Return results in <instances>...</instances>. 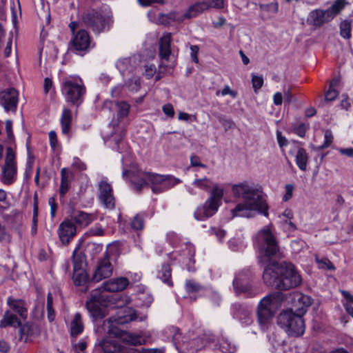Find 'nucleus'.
<instances>
[{"label": "nucleus", "mask_w": 353, "mask_h": 353, "mask_svg": "<svg viewBox=\"0 0 353 353\" xmlns=\"http://www.w3.org/2000/svg\"><path fill=\"white\" fill-rule=\"evenodd\" d=\"M73 219L76 223L86 226L92 221V216L84 212H79Z\"/></svg>", "instance_id": "nucleus-38"}, {"label": "nucleus", "mask_w": 353, "mask_h": 353, "mask_svg": "<svg viewBox=\"0 0 353 353\" xmlns=\"http://www.w3.org/2000/svg\"><path fill=\"white\" fill-rule=\"evenodd\" d=\"M61 91L66 101L79 105L83 101L85 88L80 77L70 76L63 80Z\"/></svg>", "instance_id": "nucleus-10"}, {"label": "nucleus", "mask_w": 353, "mask_h": 353, "mask_svg": "<svg viewBox=\"0 0 353 353\" xmlns=\"http://www.w3.org/2000/svg\"><path fill=\"white\" fill-rule=\"evenodd\" d=\"M50 146L54 149L57 145V137L55 131H50L48 134Z\"/></svg>", "instance_id": "nucleus-61"}, {"label": "nucleus", "mask_w": 353, "mask_h": 353, "mask_svg": "<svg viewBox=\"0 0 353 353\" xmlns=\"http://www.w3.org/2000/svg\"><path fill=\"white\" fill-rule=\"evenodd\" d=\"M144 226V219L143 215L137 214L131 222V227L134 230H142Z\"/></svg>", "instance_id": "nucleus-44"}, {"label": "nucleus", "mask_w": 353, "mask_h": 353, "mask_svg": "<svg viewBox=\"0 0 353 353\" xmlns=\"http://www.w3.org/2000/svg\"><path fill=\"white\" fill-rule=\"evenodd\" d=\"M73 179V174L67 168H63L61 170V185L59 188V194L63 196L68 191L70 183Z\"/></svg>", "instance_id": "nucleus-27"}, {"label": "nucleus", "mask_w": 353, "mask_h": 353, "mask_svg": "<svg viewBox=\"0 0 353 353\" xmlns=\"http://www.w3.org/2000/svg\"><path fill=\"white\" fill-rule=\"evenodd\" d=\"M208 7V5L205 1L195 3L190 6L188 10L181 15L183 20L196 17L198 14L207 10Z\"/></svg>", "instance_id": "nucleus-26"}, {"label": "nucleus", "mask_w": 353, "mask_h": 353, "mask_svg": "<svg viewBox=\"0 0 353 353\" xmlns=\"http://www.w3.org/2000/svg\"><path fill=\"white\" fill-rule=\"evenodd\" d=\"M277 323L290 336H300L305 332V323L302 316L295 314L292 310L280 313Z\"/></svg>", "instance_id": "nucleus-11"}, {"label": "nucleus", "mask_w": 353, "mask_h": 353, "mask_svg": "<svg viewBox=\"0 0 353 353\" xmlns=\"http://www.w3.org/2000/svg\"><path fill=\"white\" fill-rule=\"evenodd\" d=\"M316 263L319 264L321 268H327L330 270L335 269L334 265L327 259H316Z\"/></svg>", "instance_id": "nucleus-52"}, {"label": "nucleus", "mask_w": 353, "mask_h": 353, "mask_svg": "<svg viewBox=\"0 0 353 353\" xmlns=\"http://www.w3.org/2000/svg\"><path fill=\"white\" fill-rule=\"evenodd\" d=\"M292 219H284L282 221L285 229L290 232L294 231L296 229V225L292 221Z\"/></svg>", "instance_id": "nucleus-60"}, {"label": "nucleus", "mask_w": 353, "mask_h": 353, "mask_svg": "<svg viewBox=\"0 0 353 353\" xmlns=\"http://www.w3.org/2000/svg\"><path fill=\"white\" fill-rule=\"evenodd\" d=\"M252 276V272L248 269L243 270L236 274L233 281L234 292L236 294L254 295L250 283Z\"/></svg>", "instance_id": "nucleus-14"}, {"label": "nucleus", "mask_w": 353, "mask_h": 353, "mask_svg": "<svg viewBox=\"0 0 353 353\" xmlns=\"http://www.w3.org/2000/svg\"><path fill=\"white\" fill-rule=\"evenodd\" d=\"M252 86L255 92H257L263 84V78L262 76L252 75Z\"/></svg>", "instance_id": "nucleus-51"}, {"label": "nucleus", "mask_w": 353, "mask_h": 353, "mask_svg": "<svg viewBox=\"0 0 353 353\" xmlns=\"http://www.w3.org/2000/svg\"><path fill=\"white\" fill-rule=\"evenodd\" d=\"M99 199L105 208L112 210L114 208L115 198L113 190L106 179L101 180L99 183Z\"/></svg>", "instance_id": "nucleus-16"}, {"label": "nucleus", "mask_w": 353, "mask_h": 353, "mask_svg": "<svg viewBox=\"0 0 353 353\" xmlns=\"http://www.w3.org/2000/svg\"><path fill=\"white\" fill-rule=\"evenodd\" d=\"M167 333L172 335L173 343L176 345L179 343L181 333L179 329L176 327L171 326L167 329Z\"/></svg>", "instance_id": "nucleus-46"}, {"label": "nucleus", "mask_w": 353, "mask_h": 353, "mask_svg": "<svg viewBox=\"0 0 353 353\" xmlns=\"http://www.w3.org/2000/svg\"><path fill=\"white\" fill-rule=\"evenodd\" d=\"M117 114L119 119H123L128 115L130 105L125 101L117 102L116 104Z\"/></svg>", "instance_id": "nucleus-40"}, {"label": "nucleus", "mask_w": 353, "mask_h": 353, "mask_svg": "<svg viewBox=\"0 0 353 353\" xmlns=\"http://www.w3.org/2000/svg\"><path fill=\"white\" fill-rule=\"evenodd\" d=\"M137 314L131 307H124L117 315L103 321L102 329L104 332L121 339L123 342L132 345H141L147 343V339L141 334H134L120 330L117 325H124L136 320Z\"/></svg>", "instance_id": "nucleus-4"}, {"label": "nucleus", "mask_w": 353, "mask_h": 353, "mask_svg": "<svg viewBox=\"0 0 353 353\" xmlns=\"http://www.w3.org/2000/svg\"><path fill=\"white\" fill-rule=\"evenodd\" d=\"M235 197L242 199L243 202L258 209V212L268 216V205L263 199L261 188L253 183L243 182L235 184L232 188Z\"/></svg>", "instance_id": "nucleus-5"}, {"label": "nucleus", "mask_w": 353, "mask_h": 353, "mask_svg": "<svg viewBox=\"0 0 353 353\" xmlns=\"http://www.w3.org/2000/svg\"><path fill=\"white\" fill-rule=\"evenodd\" d=\"M340 35L345 39H350L352 37V21L343 20L339 25Z\"/></svg>", "instance_id": "nucleus-36"}, {"label": "nucleus", "mask_w": 353, "mask_h": 353, "mask_svg": "<svg viewBox=\"0 0 353 353\" xmlns=\"http://www.w3.org/2000/svg\"><path fill=\"white\" fill-rule=\"evenodd\" d=\"M73 258V271L84 270L85 256L79 252L77 249L74 250L72 254Z\"/></svg>", "instance_id": "nucleus-33"}, {"label": "nucleus", "mask_w": 353, "mask_h": 353, "mask_svg": "<svg viewBox=\"0 0 353 353\" xmlns=\"http://www.w3.org/2000/svg\"><path fill=\"white\" fill-rule=\"evenodd\" d=\"M276 138H277V141H278L279 145L281 148L288 145V141L287 139L284 136L282 135L281 132L277 131Z\"/></svg>", "instance_id": "nucleus-64"}, {"label": "nucleus", "mask_w": 353, "mask_h": 353, "mask_svg": "<svg viewBox=\"0 0 353 353\" xmlns=\"http://www.w3.org/2000/svg\"><path fill=\"white\" fill-rule=\"evenodd\" d=\"M338 91L335 88H330L325 94V101H332L338 96Z\"/></svg>", "instance_id": "nucleus-58"}, {"label": "nucleus", "mask_w": 353, "mask_h": 353, "mask_svg": "<svg viewBox=\"0 0 353 353\" xmlns=\"http://www.w3.org/2000/svg\"><path fill=\"white\" fill-rule=\"evenodd\" d=\"M263 279L266 285L279 290L298 286L301 277L291 263L273 262L264 269Z\"/></svg>", "instance_id": "nucleus-3"}, {"label": "nucleus", "mask_w": 353, "mask_h": 353, "mask_svg": "<svg viewBox=\"0 0 353 353\" xmlns=\"http://www.w3.org/2000/svg\"><path fill=\"white\" fill-rule=\"evenodd\" d=\"M331 20L329 12L323 9H315L312 10L307 16V22L308 24L321 27L325 23L330 22Z\"/></svg>", "instance_id": "nucleus-19"}, {"label": "nucleus", "mask_w": 353, "mask_h": 353, "mask_svg": "<svg viewBox=\"0 0 353 353\" xmlns=\"http://www.w3.org/2000/svg\"><path fill=\"white\" fill-rule=\"evenodd\" d=\"M87 347V343L84 341H79L74 345L76 353H84Z\"/></svg>", "instance_id": "nucleus-63"}, {"label": "nucleus", "mask_w": 353, "mask_h": 353, "mask_svg": "<svg viewBox=\"0 0 353 353\" xmlns=\"http://www.w3.org/2000/svg\"><path fill=\"white\" fill-rule=\"evenodd\" d=\"M112 265L110 261L109 256L106 254L103 259L99 261L92 279L94 282H99L112 276Z\"/></svg>", "instance_id": "nucleus-17"}, {"label": "nucleus", "mask_w": 353, "mask_h": 353, "mask_svg": "<svg viewBox=\"0 0 353 353\" xmlns=\"http://www.w3.org/2000/svg\"><path fill=\"white\" fill-rule=\"evenodd\" d=\"M188 346L187 350L190 353H195L204 346V341L201 338L197 337L190 341Z\"/></svg>", "instance_id": "nucleus-41"}, {"label": "nucleus", "mask_w": 353, "mask_h": 353, "mask_svg": "<svg viewBox=\"0 0 353 353\" xmlns=\"http://www.w3.org/2000/svg\"><path fill=\"white\" fill-rule=\"evenodd\" d=\"M347 4V2L345 0H336L331 7L326 10L327 12H329L331 20L341 12Z\"/></svg>", "instance_id": "nucleus-35"}, {"label": "nucleus", "mask_w": 353, "mask_h": 353, "mask_svg": "<svg viewBox=\"0 0 353 353\" xmlns=\"http://www.w3.org/2000/svg\"><path fill=\"white\" fill-rule=\"evenodd\" d=\"M220 349L225 353H234L236 350L235 345L228 339L222 341L220 344Z\"/></svg>", "instance_id": "nucleus-43"}, {"label": "nucleus", "mask_w": 353, "mask_h": 353, "mask_svg": "<svg viewBox=\"0 0 353 353\" xmlns=\"http://www.w3.org/2000/svg\"><path fill=\"white\" fill-rule=\"evenodd\" d=\"M122 175L123 178H129L134 188L137 191L147 185L148 181L151 183V188L154 192L160 193L165 191L181 181L172 175H161L141 171L137 166L133 165L131 170L123 168Z\"/></svg>", "instance_id": "nucleus-2"}, {"label": "nucleus", "mask_w": 353, "mask_h": 353, "mask_svg": "<svg viewBox=\"0 0 353 353\" xmlns=\"http://www.w3.org/2000/svg\"><path fill=\"white\" fill-rule=\"evenodd\" d=\"M254 245L258 249L261 263H267L272 257L277 256L279 248L272 232L271 225H266L259 231L255 237Z\"/></svg>", "instance_id": "nucleus-6"}, {"label": "nucleus", "mask_w": 353, "mask_h": 353, "mask_svg": "<svg viewBox=\"0 0 353 353\" xmlns=\"http://www.w3.org/2000/svg\"><path fill=\"white\" fill-rule=\"evenodd\" d=\"M216 185L219 184L214 183L212 179L209 178H196L190 185H186V190L190 194L196 195V191L195 190V188H198L208 192L209 191L211 192L214 189V186Z\"/></svg>", "instance_id": "nucleus-20"}, {"label": "nucleus", "mask_w": 353, "mask_h": 353, "mask_svg": "<svg viewBox=\"0 0 353 353\" xmlns=\"http://www.w3.org/2000/svg\"><path fill=\"white\" fill-rule=\"evenodd\" d=\"M225 0H205V3L209 7L221 8L224 6Z\"/></svg>", "instance_id": "nucleus-59"}, {"label": "nucleus", "mask_w": 353, "mask_h": 353, "mask_svg": "<svg viewBox=\"0 0 353 353\" xmlns=\"http://www.w3.org/2000/svg\"><path fill=\"white\" fill-rule=\"evenodd\" d=\"M294 187L292 184H287L285 186V194L283 196V201H288L292 197Z\"/></svg>", "instance_id": "nucleus-54"}, {"label": "nucleus", "mask_w": 353, "mask_h": 353, "mask_svg": "<svg viewBox=\"0 0 353 353\" xmlns=\"http://www.w3.org/2000/svg\"><path fill=\"white\" fill-rule=\"evenodd\" d=\"M172 21H183L181 16H178L175 12L170 14H159V21L163 25H168Z\"/></svg>", "instance_id": "nucleus-39"}, {"label": "nucleus", "mask_w": 353, "mask_h": 353, "mask_svg": "<svg viewBox=\"0 0 353 353\" xmlns=\"http://www.w3.org/2000/svg\"><path fill=\"white\" fill-rule=\"evenodd\" d=\"M19 102V93L13 88L3 89L0 91V105L6 112L15 113Z\"/></svg>", "instance_id": "nucleus-15"}, {"label": "nucleus", "mask_w": 353, "mask_h": 353, "mask_svg": "<svg viewBox=\"0 0 353 353\" xmlns=\"http://www.w3.org/2000/svg\"><path fill=\"white\" fill-rule=\"evenodd\" d=\"M130 284L126 277H117L104 282L101 286L92 291L90 299L86 301L85 305L88 310L94 318H103L104 314L100 307L101 305H106L112 303V299L115 301L118 307L130 303V299L127 296L115 295L114 297H109L104 292H116L124 290Z\"/></svg>", "instance_id": "nucleus-1"}, {"label": "nucleus", "mask_w": 353, "mask_h": 353, "mask_svg": "<svg viewBox=\"0 0 353 353\" xmlns=\"http://www.w3.org/2000/svg\"><path fill=\"white\" fill-rule=\"evenodd\" d=\"M83 328L82 316L80 313L77 312L70 323V333L72 336H77L83 331Z\"/></svg>", "instance_id": "nucleus-28"}, {"label": "nucleus", "mask_w": 353, "mask_h": 353, "mask_svg": "<svg viewBox=\"0 0 353 353\" xmlns=\"http://www.w3.org/2000/svg\"><path fill=\"white\" fill-rule=\"evenodd\" d=\"M33 164H34V159L31 157H28L26 164V170H25V176L26 178H30L33 170Z\"/></svg>", "instance_id": "nucleus-53"}, {"label": "nucleus", "mask_w": 353, "mask_h": 353, "mask_svg": "<svg viewBox=\"0 0 353 353\" xmlns=\"http://www.w3.org/2000/svg\"><path fill=\"white\" fill-rule=\"evenodd\" d=\"M99 345L104 353H121L123 347L117 339L112 338L110 336L101 340Z\"/></svg>", "instance_id": "nucleus-23"}, {"label": "nucleus", "mask_w": 353, "mask_h": 353, "mask_svg": "<svg viewBox=\"0 0 353 353\" xmlns=\"http://www.w3.org/2000/svg\"><path fill=\"white\" fill-rule=\"evenodd\" d=\"M157 68L154 64H147L145 65L144 74L148 78H152L156 73Z\"/></svg>", "instance_id": "nucleus-55"}, {"label": "nucleus", "mask_w": 353, "mask_h": 353, "mask_svg": "<svg viewBox=\"0 0 353 353\" xmlns=\"http://www.w3.org/2000/svg\"><path fill=\"white\" fill-rule=\"evenodd\" d=\"M77 229L71 220H65L60 223L58 228V234L60 241L63 244H68L76 235Z\"/></svg>", "instance_id": "nucleus-18"}, {"label": "nucleus", "mask_w": 353, "mask_h": 353, "mask_svg": "<svg viewBox=\"0 0 353 353\" xmlns=\"http://www.w3.org/2000/svg\"><path fill=\"white\" fill-rule=\"evenodd\" d=\"M333 141V134L331 130H326L324 132V142L323 145H321L319 148L325 149L328 148Z\"/></svg>", "instance_id": "nucleus-49"}, {"label": "nucleus", "mask_w": 353, "mask_h": 353, "mask_svg": "<svg viewBox=\"0 0 353 353\" xmlns=\"http://www.w3.org/2000/svg\"><path fill=\"white\" fill-rule=\"evenodd\" d=\"M201 289V286L194 280H187L185 290L188 292H196Z\"/></svg>", "instance_id": "nucleus-48"}, {"label": "nucleus", "mask_w": 353, "mask_h": 353, "mask_svg": "<svg viewBox=\"0 0 353 353\" xmlns=\"http://www.w3.org/2000/svg\"><path fill=\"white\" fill-rule=\"evenodd\" d=\"M163 113L170 118H173L175 114L174 108L171 103H166L162 107Z\"/></svg>", "instance_id": "nucleus-56"}, {"label": "nucleus", "mask_w": 353, "mask_h": 353, "mask_svg": "<svg viewBox=\"0 0 353 353\" xmlns=\"http://www.w3.org/2000/svg\"><path fill=\"white\" fill-rule=\"evenodd\" d=\"M223 195V188L219 185H214L208 198L195 210L194 219L197 221H204L215 214L222 204Z\"/></svg>", "instance_id": "nucleus-7"}, {"label": "nucleus", "mask_w": 353, "mask_h": 353, "mask_svg": "<svg viewBox=\"0 0 353 353\" xmlns=\"http://www.w3.org/2000/svg\"><path fill=\"white\" fill-rule=\"evenodd\" d=\"M72 166L74 169L78 170L79 171L85 170L87 168L85 163L81 161L79 158L73 159Z\"/></svg>", "instance_id": "nucleus-57"}, {"label": "nucleus", "mask_w": 353, "mask_h": 353, "mask_svg": "<svg viewBox=\"0 0 353 353\" xmlns=\"http://www.w3.org/2000/svg\"><path fill=\"white\" fill-rule=\"evenodd\" d=\"M131 58H123L119 59L116 63V65L119 70L123 73L126 70L129 68V65L131 63Z\"/></svg>", "instance_id": "nucleus-47"}, {"label": "nucleus", "mask_w": 353, "mask_h": 353, "mask_svg": "<svg viewBox=\"0 0 353 353\" xmlns=\"http://www.w3.org/2000/svg\"><path fill=\"white\" fill-rule=\"evenodd\" d=\"M83 19L84 23L97 33L108 30L112 23V12L108 6L88 11Z\"/></svg>", "instance_id": "nucleus-8"}, {"label": "nucleus", "mask_w": 353, "mask_h": 353, "mask_svg": "<svg viewBox=\"0 0 353 353\" xmlns=\"http://www.w3.org/2000/svg\"><path fill=\"white\" fill-rule=\"evenodd\" d=\"M234 317L237 318L244 325H249L252 322V319L249 310L242 307L241 305H234L233 307Z\"/></svg>", "instance_id": "nucleus-29"}, {"label": "nucleus", "mask_w": 353, "mask_h": 353, "mask_svg": "<svg viewBox=\"0 0 353 353\" xmlns=\"http://www.w3.org/2000/svg\"><path fill=\"white\" fill-rule=\"evenodd\" d=\"M284 294L281 292H275L263 297L258 305V321L261 327L264 329L270 318L274 314L277 308L284 301Z\"/></svg>", "instance_id": "nucleus-9"}, {"label": "nucleus", "mask_w": 353, "mask_h": 353, "mask_svg": "<svg viewBox=\"0 0 353 353\" xmlns=\"http://www.w3.org/2000/svg\"><path fill=\"white\" fill-rule=\"evenodd\" d=\"M171 34L165 33L159 41V57L161 59L168 61L171 55Z\"/></svg>", "instance_id": "nucleus-24"}, {"label": "nucleus", "mask_w": 353, "mask_h": 353, "mask_svg": "<svg viewBox=\"0 0 353 353\" xmlns=\"http://www.w3.org/2000/svg\"><path fill=\"white\" fill-rule=\"evenodd\" d=\"M6 303L9 307L7 310L10 312H14L21 319H26L28 316V309L23 300L15 299L13 296H9L7 299Z\"/></svg>", "instance_id": "nucleus-22"}, {"label": "nucleus", "mask_w": 353, "mask_h": 353, "mask_svg": "<svg viewBox=\"0 0 353 353\" xmlns=\"http://www.w3.org/2000/svg\"><path fill=\"white\" fill-rule=\"evenodd\" d=\"M252 211H257L258 209L249 206L247 203L243 202L237 204L234 208L230 210L231 218L234 217H249Z\"/></svg>", "instance_id": "nucleus-25"}, {"label": "nucleus", "mask_w": 353, "mask_h": 353, "mask_svg": "<svg viewBox=\"0 0 353 353\" xmlns=\"http://www.w3.org/2000/svg\"><path fill=\"white\" fill-rule=\"evenodd\" d=\"M90 45V36L84 30H79L72 39V46L76 51H86Z\"/></svg>", "instance_id": "nucleus-21"}, {"label": "nucleus", "mask_w": 353, "mask_h": 353, "mask_svg": "<svg viewBox=\"0 0 353 353\" xmlns=\"http://www.w3.org/2000/svg\"><path fill=\"white\" fill-rule=\"evenodd\" d=\"M190 165H191V167L195 168V170H194L195 172L199 171V169H198L199 168H208V166L205 164H203L201 162L199 157L197 156H195V155L192 156L190 157Z\"/></svg>", "instance_id": "nucleus-50"}, {"label": "nucleus", "mask_w": 353, "mask_h": 353, "mask_svg": "<svg viewBox=\"0 0 353 353\" xmlns=\"http://www.w3.org/2000/svg\"><path fill=\"white\" fill-rule=\"evenodd\" d=\"M259 8L262 11L276 14L279 12V3L276 1L270 3L260 4Z\"/></svg>", "instance_id": "nucleus-42"}, {"label": "nucleus", "mask_w": 353, "mask_h": 353, "mask_svg": "<svg viewBox=\"0 0 353 353\" xmlns=\"http://www.w3.org/2000/svg\"><path fill=\"white\" fill-rule=\"evenodd\" d=\"M17 178V163L13 149L7 148L5 161L1 168L0 181L5 185H11Z\"/></svg>", "instance_id": "nucleus-12"}, {"label": "nucleus", "mask_w": 353, "mask_h": 353, "mask_svg": "<svg viewBox=\"0 0 353 353\" xmlns=\"http://www.w3.org/2000/svg\"><path fill=\"white\" fill-rule=\"evenodd\" d=\"M286 300L292 305V310L295 314L303 316L307 311V309L312 304L311 298L301 292H294L290 293L287 297Z\"/></svg>", "instance_id": "nucleus-13"}, {"label": "nucleus", "mask_w": 353, "mask_h": 353, "mask_svg": "<svg viewBox=\"0 0 353 353\" xmlns=\"http://www.w3.org/2000/svg\"><path fill=\"white\" fill-rule=\"evenodd\" d=\"M72 280L76 286L84 287L88 282V276L85 270L73 271Z\"/></svg>", "instance_id": "nucleus-34"}, {"label": "nucleus", "mask_w": 353, "mask_h": 353, "mask_svg": "<svg viewBox=\"0 0 353 353\" xmlns=\"http://www.w3.org/2000/svg\"><path fill=\"white\" fill-rule=\"evenodd\" d=\"M211 232L215 234L219 241H221L226 234V232L221 228H213L211 229Z\"/></svg>", "instance_id": "nucleus-62"}, {"label": "nucleus", "mask_w": 353, "mask_h": 353, "mask_svg": "<svg viewBox=\"0 0 353 353\" xmlns=\"http://www.w3.org/2000/svg\"><path fill=\"white\" fill-rule=\"evenodd\" d=\"M21 322L17 317V314L10 312V310H6L3 316L0 321V327H6L8 326L16 327L20 326Z\"/></svg>", "instance_id": "nucleus-30"}, {"label": "nucleus", "mask_w": 353, "mask_h": 353, "mask_svg": "<svg viewBox=\"0 0 353 353\" xmlns=\"http://www.w3.org/2000/svg\"><path fill=\"white\" fill-rule=\"evenodd\" d=\"M61 133L68 135L72 124V112L68 108H64L60 118Z\"/></svg>", "instance_id": "nucleus-31"}, {"label": "nucleus", "mask_w": 353, "mask_h": 353, "mask_svg": "<svg viewBox=\"0 0 353 353\" xmlns=\"http://www.w3.org/2000/svg\"><path fill=\"white\" fill-rule=\"evenodd\" d=\"M52 300H53L52 295L50 292L48 294L47 304H46V307H47V311H48V318L50 321H52L54 319V311L52 308Z\"/></svg>", "instance_id": "nucleus-45"}, {"label": "nucleus", "mask_w": 353, "mask_h": 353, "mask_svg": "<svg viewBox=\"0 0 353 353\" xmlns=\"http://www.w3.org/2000/svg\"><path fill=\"white\" fill-rule=\"evenodd\" d=\"M295 161L298 168L301 170H306L308 161V155L304 148H299L296 155Z\"/></svg>", "instance_id": "nucleus-32"}, {"label": "nucleus", "mask_w": 353, "mask_h": 353, "mask_svg": "<svg viewBox=\"0 0 353 353\" xmlns=\"http://www.w3.org/2000/svg\"><path fill=\"white\" fill-rule=\"evenodd\" d=\"M158 276L165 283L169 286L172 285L171 280V269L170 265L164 264L162 265L161 270L159 272Z\"/></svg>", "instance_id": "nucleus-37"}]
</instances>
